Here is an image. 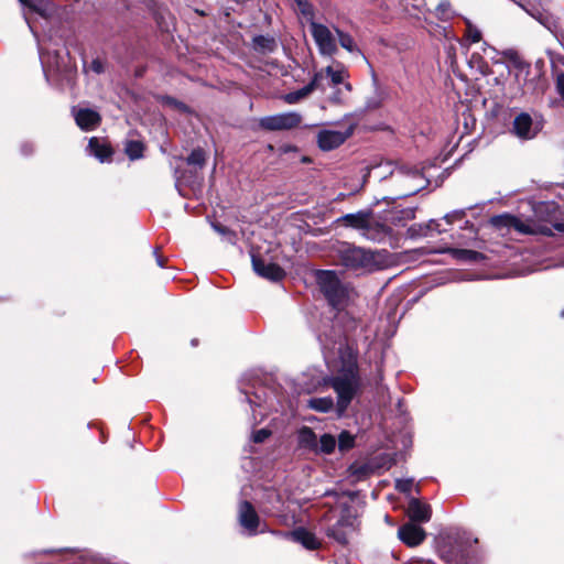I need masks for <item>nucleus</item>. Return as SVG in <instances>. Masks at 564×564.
<instances>
[{"mask_svg": "<svg viewBox=\"0 0 564 564\" xmlns=\"http://www.w3.org/2000/svg\"><path fill=\"white\" fill-rule=\"evenodd\" d=\"M409 172H411L414 176H419L420 175V173H419V171L416 169L409 170Z\"/></svg>", "mask_w": 564, "mask_h": 564, "instance_id": "5fc2aeb1", "label": "nucleus"}, {"mask_svg": "<svg viewBox=\"0 0 564 564\" xmlns=\"http://www.w3.org/2000/svg\"><path fill=\"white\" fill-rule=\"evenodd\" d=\"M416 192H417V189H412L408 193L400 195L399 197H408V196L414 195Z\"/></svg>", "mask_w": 564, "mask_h": 564, "instance_id": "603ef678", "label": "nucleus"}, {"mask_svg": "<svg viewBox=\"0 0 564 564\" xmlns=\"http://www.w3.org/2000/svg\"><path fill=\"white\" fill-rule=\"evenodd\" d=\"M272 432L268 429H260L252 433V441L257 444L263 443L271 436Z\"/></svg>", "mask_w": 564, "mask_h": 564, "instance_id": "58836bf2", "label": "nucleus"}, {"mask_svg": "<svg viewBox=\"0 0 564 564\" xmlns=\"http://www.w3.org/2000/svg\"><path fill=\"white\" fill-rule=\"evenodd\" d=\"M394 200H395V198L382 197V198H380V199H377V200L375 202V205L379 204L380 202H386V203H388V204H393V203H394Z\"/></svg>", "mask_w": 564, "mask_h": 564, "instance_id": "de8ad7c7", "label": "nucleus"}, {"mask_svg": "<svg viewBox=\"0 0 564 564\" xmlns=\"http://www.w3.org/2000/svg\"><path fill=\"white\" fill-rule=\"evenodd\" d=\"M533 120L528 112H521L516 116L512 123V132L520 139L529 140L535 137L532 131Z\"/></svg>", "mask_w": 564, "mask_h": 564, "instance_id": "a211bd4d", "label": "nucleus"}, {"mask_svg": "<svg viewBox=\"0 0 564 564\" xmlns=\"http://www.w3.org/2000/svg\"><path fill=\"white\" fill-rule=\"evenodd\" d=\"M311 33L322 54L333 55L337 52L335 39L326 25L312 22Z\"/></svg>", "mask_w": 564, "mask_h": 564, "instance_id": "9b49d317", "label": "nucleus"}, {"mask_svg": "<svg viewBox=\"0 0 564 564\" xmlns=\"http://www.w3.org/2000/svg\"><path fill=\"white\" fill-rule=\"evenodd\" d=\"M524 79H525V73H522V77H521V84H524Z\"/></svg>", "mask_w": 564, "mask_h": 564, "instance_id": "13d9d810", "label": "nucleus"}, {"mask_svg": "<svg viewBox=\"0 0 564 564\" xmlns=\"http://www.w3.org/2000/svg\"><path fill=\"white\" fill-rule=\"evenodd\" d=\"M345 88L350 91L352 87H351V85L349 83H346L345 84Z\"/></svg>", "mask_w": 564, "mask_h": 564, "instance_id": "4d7b16f0", "label": "nucleus"}, {"mask_svg": "<svg viewBox=\"0 0 564 564\" xmlns=\"http://www.w3.org/2000/svg\"><path fill=\"white\" fill-rule=\"evenodd\" d=\"M369 227L365 231L373 239L392 236V227L384 220L383 214H380L377 218L373 215L372 218H369Z\"/></svg>", "mask_w": 564, "mask_h": 564, "instance_id": "412c9836", "label": "nucleus"}, {"mask_svg": "<svg viewBox=\"0 0 564 564\" xmlns=\"http://www.w3.org/2000/svg\"><path fill=\"white\" fill-rule=\"evenodd\" d=\"M21 3L28 6L30 9L39 12L41 15L46 17V10L37 0H19Z\"/></svg>", "mask_w": 564, "mask_h": 564, "instance_id": "ea45409f", "label": "nucleus"}, {"mask_svg": "<svg viewBox=\"0 0 564 564\" xmlns=\"http://www.w3.org/2000/svg\"><path fill=\"white\" fill-rule=\"evenodd\" d=\"M252 42L253 48L260 53H272L276 48L274 37L269 35H256Z\"/></svg>", "mask_w": 564, "mask_h": 564, "instance_id": "393cba45", "label": "nucleus"}, {"mask_svg": "<svg viewBox=\"0 0 564 564\" xmlns=\"http://www.w3.org/2000/svg\"><path fill=\"white\" fill-rule=\"evenodd\" d=\"M238 522L249 535L258 534L260 517L250 501H240L238 507Z\"/></svg>", "mask_w": 564, "mask_h": 564, "instance_id": "1a4fd4ad", "label": "nucleus"}, {"mask_svg": "<svg viewBox=\"0 0 564 564\" xmlns=\"http://www.w3.org/2000/svg\"><path fill=\"white\" fill-rule=\"evenodd\" d=\"M322 78V73H316L313 78L311 79V82L305 85L306 88H308V93L312 94L315 89L318 88L319 86V79Z\"/></svg>", "mask_w": 564, "mask_h": 564, "instance_id": "37998d69", "label": "nucleus"}, {"mask_svg": "<svg viewBox=\"0 0 564 564\" xmlns=\"http://www.w3.org/2000/svg\"><path fill=\"white\" fill-rule=\"evenodd\" d=\"M430 231H436V232H438V234H442V232H444V231H446V230H445V229H441V228H440V225H438V226H436V225H432V228L430 229Z\"/></svg>", "mask_w": 564, "mask_h": 564, "instance_id": "3c124183", "label": "nucleus"}, {"mask_svg": "<svg viewBox=\"0 0 564 564\" xmlns=\"http://www.w3.org/2000/svg\"><path fill=\"white\" fill-rule=\"evenodd\" d=\"M253 271L271 282H280L286 276L285 270L274 262L267 263L260 254H251Z\"/></svg>", "mask_w": 564, "mask_h": 564, "instance_id": "0eeeda50", "label": "nucleus"}, {"mask_svg": "<svg viewBox=\"0 0 564 564\" xmlns=\"http://www.w3.org/2000/svg\"><path fill=\"white\" fill-rule=\"evenodd\" d=\"M186 163L189 166H193L194 170H202L206 163L205 150L200 147L193 149L189 155L186 158Z\"/></svg>", "mask_w": 564, "mask_h": 564, "instance_id": "c756f323", "label": "nucleus"}, {"mask_svg": "<svg viewBox=\"0 0 564 564\" xmlns=\"http://www.w3.org/2000/svg\"><path fill=\"white\" fill-rule=\"evenodd\" d=\"M432 225L438 226V221L435 219H431L426 224H413L408 228L406 236L411 239L426 237L430 234Z\"/></svg>", "mask_w": 564, "mask_h": 564, "instance_id": "a878e982", "label": "nucleus"}, {"mask_svg": "<svg viewBox=\"0 0 564 564\" xmlns=\"http://www.w3.org/2000/svg\"><path fill=\"white\" fill-rule=\"evenodd\" d=\"M307 90L308 88L304 86L295 91L288 93L283 96V100L290 105L296 104L310 95Z\"/></svg>", "mask_w": 564, "mask_h": 564, "instance_id": "473e14b6", "label": "nucleus"}, {"mask_svg": "<svg viewBox=\"0 0 564 564\" xmlns=\"http://www.w3.org/2000/svg\"><path fill=\"white\" fill-rule=\"evenodd\" d=\"M324 72L330 77L333 85H339L344 82L347 73L344 69H334L332 66H327Z\"/></svg>", "mask_w": 564, "mask_h": 564, "instance_id": "f704fd0d", "label": "nucleus"}, {"mask_svg": "<svg viewBox=\"0 0 564 564\" xmlns=\"http://www.w3.org/2000/svg\"><path fill=\"white\" fill-rule=\"evenodd\" d=\"M436 17L442 21H447L453 17L451 2L447 0L441 1L435 9Z\"/></svg>", "mask_w": 564, "mask_h": 564, "instance_id": "72a5a7b5", "label": "nucleus"}, {"mask_svg": "<svg viewBox=\"0 0 564 564\" xmlns=\"http://www.w3.org/2000/svg\"><path fill=\"white\" fill-rule=\"evenodd\" d=\"M478 540L475 539L474 543ZM473 541L465 531L447 533L440 538L437 552L446 564H467L471 556Z\"/></svg>", "mask_w": 564, "mask_h": 564, "instance_id": "f257e3e1", "label": "nucleus"}, {"mask_svg": "<svg viewBox=\"0 0 564 564\" xmlns=\"http://www.w3.org/2000/svg\"><path fill=\"white\" fill-rule=\"evenodd\" d=\"M336 33L338 35V42L340 46L345 50H347L350 53H361L359 47L356 45L352 36L348 33H345L344 31L336 29Z\"/></svg>", "mask_w": 564, "mask_h": 564, "instance_id": "2f4dec72", "label": "nucleus"}, {"mask_svg": "<svg viewBox=\"0 0 564 564\" xmlns=\"http://www.w3.org/2000/svg\"><path fill=\"white\" fill-rule=\"evenodd\" d=\"M192 344H193L194 346H195V345H197V340H196V339L192 340Z\"/></svg>", "mask_w": 564, "mask_h": 564, "instance_id": "052dcab7", "label": "nucleus"}, {"mask_svg": "<svg viewBox=\"0 0 564 564\" xmlns=\"http://www.w3.org/2000/svg\"><path fill=\"white\" fill-rule=\"evenodd\" d=\"M74 118L77 126L85 131L95 130L101 121L100 115L89 108L73 109Z\"/></svg>", "mask_w": 564, "mask_h": 564, "instance_id": "4468645a", "label": "nucleus"}, {"mask_svg": "<svg viewBox=\"0 0 564 564\" xmlns=\"http://www.w3.org/2000/svg\"><path fill=\"white\" fill-rule=\"evenodd\" d=\"M489 225L497 230H510L514 229L516 231L524 235L533 234L534 230L527 224H524L520 218L509 213H503L499 215H495L489 218Z\"/></svg>", "mask_w": 564, "mask_h": 564, "instance_id": "6e6552de", "label": "nucleus"}, {"mask_svg": "<svg viewBox=\"0 0 564 564\" xmlns=\"http://www.w3.org/2000/svg\"><path fill=\"white\" fill-rule=\"evenodd\" d=\"M156 262L159 264V267L163 268L164 267V259L160 256L156 257Z\"/></svg>", "mask_w": 564, "mask_h": 564, "instance_id": "864d4df0", "label": "nucleus"}, {"mask_svg": "<svg viewBox=\"0 0 564 564\" xmlns=\"http://www.w3.org/2000/svg\"><path fill=\"white\" fill-rule=\"evenodd\" d=\"M465 217H466V209H456V210H453V212L446 214L444 216V219L448 225H452L455 221H459Z\"/></svg>", "mask_w": 564, "mask_h": 564, "instance_id": "4c0bfd02", "label": "nucleus"}, {"mask_svg": "<svg viewBox=\"0 0 564 564\" xmlns=\"http://www.w3.org/2000/svg\"><path fill=\"white\" fill-rule=\"evenodd\" d=\"M348 135L349 133L344 134L339 131L323 130L318 133V148L323 151L334 150L340 147L346 141Z\"/></svg>", "mask_w": 564, "mask_h": 564, "instance_id": "f3484780", "label": "nucleus"}, {"mask_svg": "<svg viewBox=\"0 0 564 564\" xmlns=\"http://www.w3.org/2000/svg\"><path fill=\"white\" fill-rule=\"evenodd\" d=\"M337 440L329 433H324L319 440L317 438L316 455H330L335 452Z\"/></svg>", "mask_w": 564, "mask_h": 564, "instance_id": "b1692460", "label": "nucleus"}, {"mask_svg": "<svg viewBox=\"0 0 564 564\" xmlns=\"http://www.w3.org/2000/svg\"><path fill=\"white\" fill-rule=\"evenodd\" d=\"M327 384L334 389L337 394L336 413L337 416H343L354 398L360 389V380H351L346 378L330 377Z\"/></svg>", "mask_w": 564, "mask_h": 564, "instance_id": "20e7f679", "label": "nucleus"}, {"mask_svg": "<svg viewBox=\"0 0 564 564\" xmlns=\"http://www.w3.org/2000/svg\"><path fill=\"white\" fill-rule=\"evenodd\" d=\"M335 378H346L351 380H360L358 352L350 347H346L340 352V367Z\"/></svg>", "mask_w": 564, "mask_h": 564, "instance_id": "9d476101", "label": "nucleus"}, {"mask_svg": "<svg viewBox=\"0 0 564 564\" xmlns=\"http://www.w3.org/2000/svg\"><path fill=\"white\" fill-rule=\"evenodd\" d=\"M466 37L471 43H478L481 40V32L476 26H474L470 22H467Z\"/></svg>", "mask_w": 564, "mask_h": 564, "instance_id": "e433bc0d", "label": "nucleus"}, {"mask_svg": "<svg viewBox=\"0 0 564 564\" xmlns=\"http://www.w3.org/2000/svg\"><path fill=\"white\" fill-rule=\"evenodd\" d=\"M553 228L560 232H564V223H554Z\"/></svg>", "mask_w": 564, "mask_h": 564, "instance_id": "09e8293b", "label": "nucleus"}, {"mask_svg": "<svg viewBox=\"0 0 564 564\" xmlns=\"http://www.w3.org/2000/svg\"><path fill=\"white\" fill-rule=\"evenodd\" d=\"M398 536L405 545L414 547L423 543L426 533L420 525L406 523L399 528Z\"/></svg>", "mask_w": 564, "mask_h": 564, "instance_id": "ddd939ff", "label": "nucleus"}, {"mask_svg": "<svg viewBox=\"0 0 564 564\" xmlns=\"http://www.w3.org/2000/svg\"><path fill=\"white\" fill-rule=\"evenodd\" d=\"M307 406L319 413H327L334 408V400L330 397L312 398L308 400Z\"/></svg>", "mask_w": 564, "mask_h": 564, "instance_id": "c85d7f7f", "label": "nucleus"}, {"mask_svg": "<svg viewBox=\"0 0 564 564\" xmlns=\"http://www.w3.org/2000/svg\"><path fill=\"white\" fill-rule=\"evenodd\" d=\"M297 8H299V11L302 15H304L305 18H313L314 17V8L312 6V3H310L307 0H293Z\"/></svg>", "mask_w": 564, "mask_h": 564, "instance_id": "c9c22d12", "label": "nucleus"}, {"mask_svg": "<svg viewBox=\"0 0 564 564\" xmlns=\"http://www.w3.org/2000/svg\"><path fill=\"white\" fill-rule=\"evenodd\" d=\"M315 282L327 304L335 311H343L349 300L348 288L341 282L335 270H314Z\"/></svg>", "mask_w": 564, "mask_h": 564, "instance_id": "f03ea898", "label": "nucleus"}, {"mask_svg": "<svg viewBox=\"0 0 564 564\" xmlns=\"http://www.w3.org/2000/svg\"><path fill=\"white\" fill-rule=\"evenodd\" d=\"M512 66L517 70L516 80L519 84V90L521 91V94H524L525 89L534 90L535 78H529V75L531 73V64L521 57Z\"/></svg>", "mask_w": 564, "mask_h": 564, "instance_id": "2eb2a0df", "label": "nucleus"}, {"mask_svg": "<svg viewBox=\"0 0 564 564\" xmlns=\"http://www.w3.org/2000/svg\"><path fill=\"white\" fill-rule=\"evenodd\" d=\"M279 534L286 540L301 544L310 551L319 550L322 546V542L316 538V535L304 527H297L291 531L279 532Z\"/></svg>", "mask_w": 564, "mask_h": 564, "instance_id": "f8f14e48", "label": "nucleus"}, {"mask_svg": "<svg viewBox=\"0 0 564 564\" xmlns=\"http://www.w3.org/2000/svg\"><path fill=\"white\" fill-rule=\"evenodd\" d=\"M372 209L359 210L355 214H346L341 216L338 221L354 229L366 230L370 224L369 218H372Z\"/></svg>", "mask_w": 564, "mask_h": 564, "instance_id": "6ab92c4d", "label": "nucleus"}, {"mask_svg": "<svg viewBox=\"0 0 564 564\" xmlns=\"http://www.w3.org/2000/svg\"><path fill=\"white\" fill-rule=\"evenodd\" d=\"M299 447L315 454L317 435L312 427L302 426L297 434Z\"/></svg>", "mask_w": 564, "mask_h": 564, "instance_id": "5701e85b", "label": "nucleus"}, {"mask_svg": "<svg viewBox=\"0 0 564 564\" xmlns=\"http://www.w3.org/2000/svg\"><path fill=\"white\" fill-rule=\"evenodd\" d=\"M408 516L413 522H427L431 519L432 516V509L431 506L427 503L422 502L417 498H412L409 501L408 507Z\"/></svg>", "mask_w": 564, "mask_h": 564, "instance_id": "aec40b11", "label": "nucleus"}, {"mask_svg": "<svg viewBox=\"0 0 564 564\" xmlns=\"http://www.w3.org/2000/svg\"><path fill=\"white\" fill-rule=\"evenodd\" d=\"M352 507L348 502L340 505V516L337 521L325 529V534L341 545L348 544V536L345 528L354 525Z\"/></svg>", "mask_w": 564, "mask_h": 564, "instance_id": "39448f33", "label": "nucleus"}, {"mask_svg": "<svg viewBox=\"0 0 564 564\" xmlns=\"http://www.w3.org/2000/svg\"><path fill=\"white\" fill-rule=\"evenodd\" d=\"M339 263L352 271L375 272L381 269L379 253L370 249L341 242L337 249Z\"/></svg>", "mask_w": 564, "mask_h": 564, "instance_id": "7ed1b4c3", "label": "nucleus"}, {"mask_svg": "<svg viewBox=\"0 0 564 564\" xmlns=\"http://www.w3.org/2000/svg\"><path fill=\"white\" fill-rule=\"evenodd\" d=\"M280 151L282 153H289V152H292V151H297V148L295 145H291V144H285V145H282L280 148Z\"/></svg>", "mask_w": 564, "mask_h": 564, "instance_id": "a18cd8bd", "label": "nucleus"}, {"mask_svg": "<svg viewBox=\"0 0 564 564\" xmlns=\"http://www.w3.org/2000/svg\"><path fill=\"white\" fill-rule=\"evenodd\" d=\"M415 213L416 208L408 207L401 209L392 208L384 210L382 214L389 226L404 227L409 220L415 218Z\"/></svg>", "mask_w": 564, "mask_h": 564, "instance_id": "dca6fc26", "label": "nucleus"}, {"mask_svg": "<svg viewBox=\"0 0 564 564\" xmlns=\"http://www.w3.org/2000/svg\"><path fill=\"white\" fill-rule=\"evenodd\" d=\"M144 144L139 140H128L124 143V152L130 160H138L143 156Z\"/></svg>", "mask_w": 564, "mask_h": 564, "instance_id": "7c9ffc66", "label": "nucleus"}, {"mask_svg": "<svg viewBox=\"0 0 564 564\" xmlns=\"http://www.w3.org/2000/svg\"><path fill=\"white\" fill-rule=\"evenodd\" d=\"M502 56L508 61L510 62L512 65L518 62V59L521 58L520 54L518 53V51L513 50V48H509V50H506L502 52Z\"/></svg>", "mask_w": 564, "mask_h": 564, "instance_id": "79ce46f5", "label": "nucleus"}, {"mask_svg": "<svg viewBox=\"0 0 564 564\" xmlns=\"http://www.w3.org/2000/svg\"><path fill=\"white\" fill-rule=\"evenodd\" d=\"M560 316L564 318V308L561 311Z\"/></svg>", "mask_w": 564, "mask_h": 564, "instance_id": "bf43d9fd", "label": "nucleus"}, {"mask_svg": "<svg viewBox=\"0 0 564 564\" xmlns=\"http://www.w3.org/2000/svg\"><path fill=\"white\" fill-rule=\"evenodd\" d=\"M541 232L544 234V235H552L551 229H549V228L545 229V230L544 229L541 230Z\"/></svg>", "mask_w": 564, "mask_h": 564, "instance_id": "6e6d98bb", "label": "nucleus"}, {"mask_svg": "<svg viewBox=\"0 0 564 564\" xmlns=\"http://www.w3.org/2000/svg\"><path fill=\"white\" fill-rule=\"evenodd\" d=\"M413 482L411 479H398L395 489L402 494H409L412 490Z\"/></svg>", "mask_w": 564, "mask_h": 564, "instance_id": "a19ab883", "label": "nucleus"}, {"mask_svg": "<svg viewBox=\"0 0 564 564\" xmlns=\"http://www.w3.org/2000/svg\"><path fill=\"white\" fill-rule=\"evenodd\" d=\"M329 101L330 104L333 105H341L344 102L343 100V96H341V90L340 89H336L329 97Z\"/></svg>", "mask_w": 564, "mask_h": 564, "instance_id": "c03bdc74", "label": "nucleus"}, {"mask_svg": "<svg viewBox=\"0 0 564 564\" xmlns=\"http://www.w3.org/2000/svg\"><path fill=\"white\" fill-rule=\"evenodd\" d=\"M337 440V446L338 451L341 454H346L347 452L351 451L356 446V436L351 434L348 430H343L338 436Z\"/></svg>", "mask_w": 564, "mask_h": 564, "instance_id": "bb28decb", "label": "nucleus"}, {"mask_svg": "<svg viewBox=\"0 0 564 564\" xmlns=\"http://www.w3.org/2000/svg\"><path fill=\"white\" fill-rule=\"evenodd\" d=\"M177 107H178V112H187L188 111L187 106L181 101H178Z\"/></svg>", "mask_w": 564, "mask_h": 564, "instance_id": "8fccbe9b", "label": "nucleus"}, {"mask_svg": "<svg viewBox=\"0 0 564 564\" xmlns=\"http://www.w3.org/2000/svg\"><path fill=\"white\" fill-rule=\"evenodd\" d=\"M301 122V115L290 111L263 117L259 120V127L265 131H283L295 129Z\"/></svg>", "mask_w": 564, "mask_h": 564, "instance_id": "423d86ee", "label": "nucleus"}, {"mask_svg": "<svg viewBox=\"0 0 564 564\" xmlns=\"http://www.w3.org/2000/svg\"><path fill=\"white\" fill-rule=\"evenodd\" d=\"M447 253H449L457 261L469 263L482 262L487 259L486 254L482 252L470 249L448 248Z\"/></svg>", "mask_w": 564, "mask_h": 564, "instance_id": "4be33fe9", "label": "nucleus"}, {"mask_svg": "<svg viewBox=\"0 0 564 564\" xmlns=\"http://www.w3.org/2000/svg\"><path fill=\"white\" fill-rule=\"evenodd\" d=\"M88 149L91 154L98 158L101 162L111 155L110 148L101 143L97 138H91L88 143Z\"/></svg>", "mask_w": 564, "mask_h": 564, "instance_id": "cd10ccee", "label": "nucleus"}, {"mask_svg": "<svg viewBox=\"0 0 564 564\" xmlns=\"http://www.w3.org/2000/svg\"><path fill=\"white\" fill-rule=\"evenodd\" d=\"M91 68L96 72V73H101L102 72V65L99 61H93L91 63Z\"/></svg>", "mask_w": 564, "mask_h": 564, "instance_id": "49530a36", "label": "nucleus"}]
</instances>
